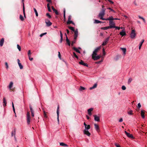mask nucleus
Instances as JSON below:
<instances>
[{
  "mask_svg": "<svg viewBox=\"0 0 147 147\" xmlns=\"http://www.w3.org/2000/svg\"><path fill=\"white\" fill-rule=\"evenodd\" d=\"M85 128L84 131V133L85 134L87 135L88 136L90 135V134L88 131V130L90 128V125H87L85 127Z\"/></svg>",
  "mask_w": 147,
  "mask_h": 147,
  "instance_id": "obj_1",
  "label": "nucleus"
},
{
  "mask_svg": "<svg viewBox=\"0 0 147 147\" xmlns=\"http://www.w3.org/2000/svg\"><path fill=\"white\" fill-rule=\"evenodd\" d=\"M69 28L73 31L74 33V39L75 40H76L78 35V30L76 29V30H75L74 28L73 27L71 26H68Z\"/></svg>",
  "mask_w": 147,
  "mask_h": 147,
  "instance_id": "obj_2",
  "label": "nucleus"
},
{
  "mask_svg": "<svg viewBox=\"0 0 147 147\" xmlns=\"http://www.w3.org/2000/svg\"><path fill=\"white\" fill-rule=\"evenodd\" d=\"M105 10L103 9H101V11L100 12L98 16L100 19L102 20V19L104 18L103 17L105 14Z\"/></svg>",
  "mask_w": 147,
  "mask_h": 147,
  "instance_id": "obj_3",
  "label": "nucleus"
},
{
  "mask_svg": "<svg viewBox=\"0 0 147 147\" xmlns=\"http://www.w3.org/2000/svg\"><path fill=\"white\" fill-rule=\"evenodd\" d=\"M130 37L131 38H134L135 37L136 34L134 30H132L130 34Z\"/></svg>",
  "mask_w": 147,
  "mask_h": 147,
  "instance_id": "obj_4",
  "label": "nucleus"
},
{
  "mask_svg": "<svg viewBox=\"0 0 147 147\" xmlns=\"http://www.w3.org/2000/svg\"><path fill=\"white\" fill-rule=\"evenodd\" d=\"M109 24V26L110 28H114L115 26V24L112 21H110Z\"/></svg>",
  "mask_w": 147,
  "mask_h": 147,
  "instance_id": "obj_5",
  "label": "nucleus"
},
{
  "mask_svg": "<svg viewBox=\"0 0 147 147\" xmlns=\"http://www.w3.org/2000/svg\"><path fill=\"white\" fill-rule=\"evenodd\" d=\"M27 121L28 125L30 123V113L28 112L27 113Z\"/></svg>",
  "mask_w": 147,
  "mask_h": 147,
  "instance_id": "obj_6",
  "label": "nucleus"
},
{
  "mask_svg": "<svg viewBox=\"0 0 147 147\" xmlns=\"http://www.w3.org/2000/svg\"><path fill=\"white\" fill-rule=\"evenodd\" d=\"M101 48L100 46L98 47H97L96 49L93 52V53L92 54V55H96L97 54V53L98 52V51Z\"/></svg>",
  "mask_w": 147,
  "mask_h": 147,
  "instance_id": "obj_7",
  "label": "nucleus"
},
{
  "mask_svg": "<svg viewBox=\"0 0 147 147\" xmlns=\"http://www.w3.org/2000/svg\"><path fill=\"white\" fill-rule=\"evenodd\" d=\"M109 38L110 37H108L102 43V45L103 46H105L106 45L107 42L109 41Z\"/></svg>",
  "mask_w": 147,
  "mask_h": 147,
  "instance_id": "obj_8",
  "label": "nucleus"
},
{
  "mask_svg": "<svg viewBox=\"0 0 147 147\" xmlns=\"http://www.w3.org/2000/svg\"><path fill=\"white\" fill-rule=\"evenodd\" d=\"M96 55H92V58L94 59V60H96L99 59L100 57V56L98 55L97 56H96Z\"/></svg>",
  "mask_w": 147,
  "mask_h": 147,
  "instance_id": "obj_9",
  "label": "nucleus"
},
{
  "mask_svg": "<svg viewBox=\"0 0 147 147\" xmlns=\"http://www.w3.org/2000/svg\"><path fill=\"white\" fill-rule=\"evenodd\" d=\"M119 34L122 36L126 35L125 31L124 29H123L122 31L120 32Z\"/></svg>",
  "mask_w": 147,
  "mask_h": 147,
  "instance_id": "obj_10",
  "label": "nucleus"
},
{
  "mask_svg": "<svg viewBox=\"0 0 147 147\" xmlns=\"http://www.w3.org/2000/svg\"><path fill=\"white\" fill-rule=\"evenodd\" d=\"M125 132L126 134V135L127 136H128V137L131 138H134V137L131 134H130L129 133H127L125 131Z\"/></svg>",
  "mask_w": 147,
  "mask_h": 147,
  "instance_id": "obj_11",
  "label": "nucleus"
},
{
  "mask_svg": "<svg viewBox=\"0 0 147 147\" xmlns=\"http://www.w3.org/2000/svg\"><path fill=\"white\" fill-rule=\"evenodd\" d=\"M94 126L96 130L97 131V132H99L100 130L99 126L96 124H94Z\"/></svg>",
  "mask_w": 147,
  "mask_h": 147,
  "instance_id": "obj_12",
  "label": "nucleus"
},
{
  "mask_svg": "<svg viewBox=\"0 0 147 147\" xmlns=\"http://www.w3.org/2000/svg\"><path fill=\"white\" fill-rule=\"evenodd\" d=\"M59 106L58 107L57 111V119L58 122V123H59Z\"/></svg>",
  "mask_w": 147,
  "mask_h": 147,
  "instance_id": "obj_13",
  "label": "nucleus"
},
{
  "mask_svg": "<svg viewBox=\"0 0 147 147\" xmlns=\"http://www.w3.org/2000/svg\"><path fill=\"white\" fill-rule=\"evenodd\" d=\"M94 117L95 121H100V117H99L97 116L96 115H94Z\"/></svg>",
  "mask_w": 147,
  "mask_h": 147,
  "instance_id": "obj_14",
  "label": "nucleus"
},
{
  "mask_svg": "<svg viewBox=\"0 0 147 147\" xmlns=\"http://www.w3.org/2000/svg\"><path fill=\"white\" fill-rule=\"evenodd\" d=\"M4 42V39L3 38H2L0 40V46L1 47L3 46Z\"/></svg>",
  "mask_w": 147,
  "mask_h": 147,
  "instance_id": "obj_15",
  "label": "nucleus"
},
{
  "mask_svg": "<svg viewBox=\"0 0 147 147\" xmlns=\"http://www.w3.org/2000/svg\"><path fill=\"white\" fill-rule=\"evenodd\" d=\"M93 108H90L88 110V113L89 115L91 116L92 115V114L91 112L93 111Z\"/></svg>",
  "mask_w": 147,
  "mask_h": 147,
  "instance_id": "obj_16",
  "label": "nucleus"
},
{
  "mask_svg": "<svg viewBox=\"0 0 147 147\" xmlns=\"http://www.w3.org/2000/svg\"><path fill=\"white\" fill-rule=\"evenodd\" d=\"M45 23L46 24V25L48 26H49L52 25V23H51L50 21L48 20L47 21H45Z\"/></svg>",
  "mask_w": 147,
  "mask_h": 147,
  "instance_id": "obj_17",
  "label": "nucleus"
},
{
  "mask_svg": "<svg viewBox=\"0 0 147 147\" xmlns=\"http://www.w3.org/2000/svg\"><path fill=\"white\" fill-rule=\"evenodd\" d=\"M7 104V101L6 100L5 98L4 97L3 98V105L4 107L5 106H6Z\"/></svg>",
  "mask_w": 147,
  "mask_h": 147,
  "instance_id": "obj_18",
  "label": "nucleus"
},
{
  "mask_svg": "<svg viewBox=\"0 0 147 147\" xmlns=\"http://www.w3.org/2000/svg\"><path fill=\"white\" fill-rule=\"evenodd\" d=\"M144 39H142V40L141 41L140 43L139 44V49H141V47L142 46V45L143 43L144 42Z\"/></svg>",
  "mask_w": 147,
  "mask_h": 147,
  "instance_id": "obj_19",
  "label": "nucleus"
},
{
  "mask_svg": "<svg viewBox=\"0 0 147 147\" xmlns=\"http://www.w3.org/2000/svg\"><path fill=\"white\" fill-rule=\"evenodd\" d=\"M52 10H53V11L55 13V14L56 15L59 14V13L55 9V8H54L53 7V6L52 7Z\"/></svg>",
  "mask_w": 147,
  "mask_h": 147,
  "instance_id": "obj_20",
  "label": "nucleus"
},
{
  "mask_svg": "<svg viewBox=\"0 0 147 147\" xmlns=\"http://www.w3.org/2000/svg\"><path fill=\"white\" fill-rule=\"evenodd\" d=\"M141 115L142 117L144 119L145 118V116L144 115V112L143 110H142L141 111Z\"/></svg>",
  "mask_w": 147,
  "mask_h": 147,
  "instance_id": "obj_21",
  "label": "nucleus"
},
{
  "mask_svg": "<svg viewBox=\"0 0 147 147\" xmlns=\"http://www.w3.org/2000/svg\"><path fill=\"white\" fill-rule=\"evenodd\" d=\"M97 86V84H95L92 87H90V90H92V89H94Z\"/></svg>",
  "mask_w": 147,
  "mask_h": 147,
  "instance_id": "obj_22",
  "label": "nucleus"
},
{
  "mask_svg": "<svg viewBox=\"0 0 147 147\" xmlns=\"http://www.w3.org/2000/svg\"><path fill=\"white\" fill-rule=\"evenodd\" d=\"M121 49L123 51V54L125 55L126 54V48H121Z\"/></svg>",
  "mask_w": 147,
  "mask_h": 147,
  "instance_id": "obj_23",
  "label": "nucleus"
},
{
  "mask_svg": "<svg viewBox=\"0 0 147 147\" xmlns=\"http://www.w3.org/2000/svg\"><path fill=\"white\" fill-rule=\"evenodd\" d=\"M60 35L61 37V39L60 42L61 43L62 42L63 40V34L61 31H60Z\"/></svg>",
  "mask_w": 147,
  "mask_h": 147,
  "instance_id": "obj_24",
  "label": "nucleus"
},
{
  "mask_svg": "<svg viewBox=\"0 0 147 147\" xmlns=\"http://www.w3.org/2000/svg\"><path fill=\"white\" fill-rule=\"evenodd\" d=\"M67 24H72L73 25L75 24L72 21H71V20H68L67 22Z\"/></svg>",
  "mask_w": 147,
  "mask_h": 147,
  "instance_id": "obj_25",
  "label": "nucleus"
},
{
  "mask_svg": "<svg viewBox=\"0 0 147 147\" xmlns=\"http://www.w3.org/2000/svg\"><path fill=\"white\" fill-rule=\"evenodd\" d=\"M73 49L77 52L79 53H80V51L76 48L75 47H73Z\"/></svg>",
  "mask_w": 147,
  "mask_h": 147,
  "instance_id": "obj_26",
  "label": "nucleus"
},
{
  "mask_svg": "<svg viewBox=\"0 0 147 147\" xmlns=\"http://www.w3.org/2000/svg\"><path fill=\"white\" fill-rule=\"evenodd\" d=\"M60 146H62L67 147L68 146V145L67 144H65L63 142L60 143Z\"/></svg>",
  "mask_w": 147,
  "mask_h": 147,
  "instance_id": "obj_27",
  "label": "nucleus"
},
{
  "mask_svg": "<svg viewBox=\"0 0 147 147\" xmlns=\"http://www.w3.org/2000/svg\"><path fill=\"white\" fill-rule=\"evenodd\" d=\"M109 28H109V26H106V27H102L101 29H102V30H106L109 29Z\"/></svg>",
  "mask_w": 147,
  "mask_h": 147,
  "instance_id": "obj_28",
  "label": "nucleus"
},
{
  "mask_svg": "<svg viewBox=\"0 0 147 147\" xmlns=\"http://www.w3.org/2000/svg\"><path fill=\"white\" fill-rule=\"evenodd\" d=\"M66 42H67V44L69 46H70V42L69 40L68 39L67 37H66Z\"/></svg>",
  "mask_w": 147,
  "mask_h": 147,
  "instance_id": "obj_29",
  "label": "nucleus"
},
{
  "mask_svg": "<svg viewBox=\"0 0 147 147\" xmlns=\"http://www.w3.org/2000/svg\"><path fill=\"white\" fill-rule=\"evenodd\" d=\"M13 82H11L9 84V88L10 89H11V88L12 87L13 85Z\"/></svg>",
  "mask_w": 147,
  "mask_h": 147,
  "instance_id": "obj_30",
  "label": "nucleus"
},
{
  "mask_svg": "<svg viewBox=\"0 0 147 147\" xmlns=\"http://www.w3.org/2000/svg\"><path fill=\"white\" fill-rule=\"evenodd\" d=\"M102 22H101L98 20H94V23H95L98 24V23H101Z\"/></svg>",
  "mask_w": 147,
  "mask_h": 147,
  "instance_id": "obj_31",
  "label": "nucleus"
},
{
  "mask_svg": "<svg viewBox=\"0 0 147 147\" xmlns=\"http://www.w3.org/2000/svg\"><path fill=\"white\" fill-rule=\"evenodd\" d=\"M20 18L22 21H23L24 20L23 17L21 15H20Z\"/></svg>",
  "mask_w": 147,
  "mask_h": 147,
  "instance_id": "obj_32",
  "label": "nucleus"
},
{
  "mask_svg": "<svg viewBox=\"0 0 147 147\" xmlns=\"http://www.w3.org/2000/svg\"><path fill=\"white\" fill-rule=\"evenodd\" d=\"M34 11L35 12L36 14V16H38V13L37 12V10H36V9L35 8H34Z\"/></svg>",
  "mask_w": 147,
  "mask_h": 147,
  "instance_id": "obj_33",
  "label": "nucleus"
},
{
  "mask_svg": "<svg viewBox=\"0 0 147 147\" xmlns=\"http://www.w3.org/2000/svg\"><path fill=\"white\" fill-rule=\"evenodd\" d=\"M12 107H13V111L14 112V113L16 114L15 109L14 107V104H13V102H12Z\"/></svg>",
  "mask_w": 147,
  "mask_h": 147,
  "instance_id": "obj_34",
  "label": "nucleus"
},
{
  "mask_svg": "<svg viewBox=\"0 0 147 147\" xmlns=\"http://www.w3.org/2000/svg\"><path fill=\"white\" fill-rule=\"evenodd\" d=\"M47 7L48 8V10L49 11L51 12V9H50V6H49V4L48 3L47 4Z\"/></svg>",
  "mask_w": 147,
  "mask_h": 147,
  "instance_id": "obj_35",
  "label": "nucleus"
},
{
  "mask_svg": "<svg viewBox=\"0 0 147 147\" xmlns=\"http://www.w3.org/2000/svg\"><path fill=\"white\" fill-rule=\"evenodd\" d=\"M17 47L19 50V51H20L21 50V48L20 45L18 44L17 45Z\"/></svg>",
  "mask_w": 147,
  "mask_h": 147,
  "instance_id": "obj_36",
  "label": "nucleus"
},
{
  "mask_svg": "<svg viewBox=\"0 0 147 147\" xmlns=\"http://www.w3.org/2000/svg\"><path fill=\"white\" fill-rule=\"evenodd\" d=\"M63 17L64 19H65V9H64L63 11Z\"/></svg>",
  "mask_w": 147,
  "mask_h": 147,
  "instance_id": "obj_37",
  "label": "nucleus"
},
{
  "mask_svg": "<svg viewBox=\"0 0 147 147\" xmlns=\"http://www.w3.org/2000/svg\"><path fill=\"white\" fill-rule=\"evenodd\" d=\"M18 65L20 67V69H23V66L22 65V64H21V63H19V64H18Z\"/></svg>",
  "mask_w": 147,
  "mask_h": 147,
  "instance_id": "obj_38",
  "label": "nucleus"
},
{
  "mask_svg": "<svg viewBox=\"0 0 147 147\" xmlns=\"http://www.w3.org/2000/svg\"><path fill=\"white\" fill-rule=\"evenodd\" d=\"M132 112H133V111L132 110H130V111H128V113L129 115H132L133 114L132 113Z\"/></svg>",
  "mask_w": 147,
  "mask_h": 147,
  "instance_id": "obj_39",
  "label": "nucleus"
},
{
  "mask_svg": "<svg viewBox=\"0 0 147 147\" xmlns=\"http://www.w3.org/2000/svg\"><path fill=\"white\" fill-rule=\"evenodd\" d=\"M76 40H75V39L74 38V40H73L72 42V43L71 44L72 46H73V45L75 43Z\"/></svg>",
  "mask_w": 147,
  "mask_h": 147,
  "instance_id": "obj_40",
  "label": "nucleus"
},
{
  "mask_svg": "<svg viewBox=\"0 0 147 147\" xmlns=\"http://www.w3.org/2000/svg\"><path fill=\"white\" fill-rule=\"evenodd\" d=\"M31 54V52H30V50H29L28 51V57H30Z\"/></svg>",
  "mask_w": 147,
  "mask_h": 147,
  "instance_id": "obj_41",
  "label": "nucleus"
},
{
  "mask_svg": "<svg viewBox=\"0 0 147 147\" xmlns=\"http://www.w3.org/2000/svg\"><path fill=\"white\" fill-rule=\"evenodd\" d=\"M30 111L31 113L34 112V111L33 110L32 108V107L30 105Z\"/></svg>",
  "mask_w": 147,
  "mask_h": 147,
  "instance_id": "obj_42",
  "label": "nucleus"
},
{
  "mask_svg": "<svg viewBox=\"0 0 147 147\" xmlns=\"http://www.w3.org/2000/svg\"><path fill=\"white\" fill-rule=\"evenodd\" d=\"M23 14L24 15V17H25L26 16H25V9H24V5L23 6Z\"/></svg>",
  "mask_w": 147,
  "mask_h": 147,
  "instance_id": "obj_43",
  "label": "nucleus"
},
{
  "mask_svg": "<svg viewBox=\"0 0 147 147\" xmlns=\"http://www.w3.org/2000/svg\"><path fill=\"white\" fill-rule=\"evenodd\" d=\"M121 88L123 90H125L126 89V88L125 86H122Z\"/></svg>",
  "mask_w": 147,
  "mask_h": 147,
  "instance_id": "obj_44",
  "label": "nucleus"
},
{
  "mask_svg": "<svg viewBox=\"0 0 147 147\" xmlns=\"http://www.w3.org/2000/svg\"><path fill=\"white\" fill-rule=\"evenodd\" d=\"M85 89V88L84 87H82V86H80V90H84Z\"/></svg>",
  "mask_w": 147,
  "mask_h": 147,
  "instance_id": "obj_45",
  "label": "nucleus"
},
{
  "mask_svg": "<svg viewBox=\"0 0 147 147\" xmlns=\"http://www.w3.org/2000/svg\"><path fill=\"white\" fill-rule=\"evenodd\" d=\"M132 79L131 78H129L128 80V83L129 84L132 81Z\"/></svg>",
  "mask_w": 147,
  "mask_h": 147,
  "instance_id": "obj_46",
  "label": "nucleus"
},
{
  "mask_svg": "<svg viewBox=\"0 0 147 147\" xmlns=\"http://www.w3.org/2000/svg\"><path fill=\"white\" fill-rule=\"evenodd\" d=\"M84 62L82 60H81V61L79 62V63L80 64L82 65H83L84 64Z\"/></svg>",
  "mask_w": 147,
  "mask_h": 147,
  "instance_id": "obj_47",
  "label": "nucleus"
},
{
  "mask_svg": "<svg viewBox=\"0 0 147 147\" xmlns=\"http://www.w3.org/2000/svg\"><path fill=\"white\" fill-rule=\"evenodd\" d=\"M15 131H12V133H11V136H15ZM14 137H15V136H14Z\"/></svg>",
  "mask_w": 147,
  "mask_h": 147,
  "instance_id": "obj_48",
  "label": "nucleus"
},
{
  "mask_svg": "<svg viewBox=\"0 0 147 147\" xmlns=\"http://www.w3.org/2000/svg\"><path fill=\"white\" fill-rule=\"evenodd\" d=\"M114 28H115L116 30H119L120 29V27L115 26L114 27Z\"/></svg>",
  "mask_w": 147,
  "mask_h": 147,
  "instance_id": "obj_49",
  "label": "nucleus"
},
{
  "mask_svg": "<svg viewBox=\"0 0 147 147\" xmlns=\"http://www.w3.org/2000/svg\"><path fill=\"white\" fill-rule=\"evenodd\" d=\"M46 15L49 18H51V15L49 14V13H47L46 14Z\"/></svg>",
  "mask_w": 147,
  "mask_h": 147,
  "instance_id": "obj_50",
  "label": "nucleus"
},
{
  "mask_svg": "<svg viewBox=\"0 0 147 147\" xmlns=\"http://www.w3.org/2000/svg\"><path fill=\"white\" fill-rule=\"evenodd\" d=\"M109 18H107L106 19L103 18L102 19V20H110Z\"/></svg>",
  "mask_w": 147,
  "mask_h": 147,
  "instance_id": "obj_51",
  "label": "nucleus"
},
{
  "mask_svg": "<svg viewBox=\"0 0 147 147\" xmlns=\"http://www.w3.org/2000/svg\"><path fill=\"white\" fill-rule=\"evenodd\" d=\"M141 107V104L140 103H139L138 105V106H137L138 108L140 109V108Z\"/></svg>",
  "mask_w": 147,
  "mask_h": 147,
  "instance_id": "obj_52",
  "label": "nucleus"
},
{
  "mask_svg": "<svg viewBox=\"0 0 147 147\" xmlns=\"http://www.w3.org/2000/svg\"><path fill=\"white\" fill-rule=\"evenodd\" d=\"M44 117H45V118L47 117V115L46 114V113L45 111H44Z\"/></svg>",
  "mask_w": 147,
  "mask_h": 147,
  "instance_id": "obj_53",
  "label": "nucleus"
},
{
  "mask_svg": "<svg viewBox=\"0 0 147 147\" xmlns=\"http://www.w3.org/2000/svg\"><path fill=\"white\" fill-rule=\"evenodd\" d=\"M110 21H112V20H113V18L112 16H111L109 17Z\"/></svg>",
  "mask_w": 147,
  "mask_h": 147,
  "instance_id": "obj_54",
  "label": "nucleus"
},
{
  "mask_svg": "<svg viewBox=\"0 0 147 147\" xmlns=\"http://www.w3.org/2000/svg\"><path fill=\"white\" fill-rule=\"evenodd\" d=\"M5 65L6 66V68L7 69H8V64H7V62H6L5 63Z\"/></svg>",
  "mask_w": 147,
  "mask_h": 147,
  "instance_id": "obj_55",
  "label": "nucleus"
},
{
  "mask_svg": "<svg viewBox=\"0 0 147 147\" xmlns=\"http://www.w3.org/2000/svg\"><path fill=\"white\" fill-rule=\"evenodd\" d=\"M71 16L70 15L68 17V20H71Z\"/></svg>",
  "mask_w": 147,
  "mask_h": 147,
  "instance_id": "obj_56",
  "label": "nucleus"
},
{
  "mask_svg": "<svg viewBox=\"0 0 147 147\" xmlns=\"http://www.w3.org/2000/svg\"><path fill=\"white\" fill-rule=\"evenodd\" d=\"M107 9L110 10L111 11H113V12H115V11L113 9H111V8L110 7L108 8Z\"/></svg>",
  "mask_w": 147,
  "mask_h": 147,
  "instance_id": "obj_57",
  "label": "nucleus"
},
{
  "mask_svg": "<svg viewBox=\"0 0 147 147\" xmlns=\"http://www.w3.org/2000/svg\"><path fill=\"white\" fill-rule=\"evenodd\" d=\"M115 145L117 147H120V145L117 143H115Z\"/></svg>",
  "mask_w": 147,
  "mask_h": 147,
  "instance_id": "obj_58",
  "label": "nucleus"
},
{
  "mask_svg": "<svg viewBox=\"0 0 147 147\" xmlns=\"http://www.w3.org/2000/svg\"><path fill=\"white\" fill-rule=\"evenodd\" d=\"M46 34H47L46 32L40 35V37H42L43 36Z\"/></svg>",
  "mask_w": 147,
  "mask_h": 147,
  "instance_id": "obj_59",
  "label": "nucleus"
},
{
  "mask_svg": "<svg viewBox=\"0 0 147 147\" xmlns=\"http://www.w3.org/2000/svg\"><path fill=\"white\" fill-rule=\"evenodd\" d=\"M105 6L104 5H102V9H104L105 10V11L106 9L105 8H104Z\"/></svg>",
  "mask_w": 147,
  "mask_h": 147,
  "instance_id": "obj_60",
  "label": "nucleus"
},
{
  "mask_svg": "<svg viewBox=\"0 0 147 147\" xmlns=\"http://www.w3.org/2000/svg\"><path fill=\"white\" fill-rule=\"evenodd\" d=\"M58 57L60 59H61V55L59 52H58Z\"/></svg>",
  "mask_w": 147,
  "mask_h": 147,
  "instance_id": "obj_61",
  "label": "nucleus"
},
{
  "mask_svg": "<svg viewBox=\"0 0 147 147\" xmlns=\"http://www.w3.org/2000/svg\"><path fill=\"white\" fill-rule=\"evenodd\" d=\"M30 57H29V59L31 61H32L33 60V58H31Z\"/></svg>",
  "mask_w": 147,
  "mask_h": 147,
  "instance_id": "obj_62",
  "label": "nucleus"
},
{
  "mask_svg": "<svg viewBox=\"0 0 147 147\" xmlns=\"http://www.w3.org/2000/svg\"><path fill=\"white\" fill-rule=\"evenodd\" d=\"M123 120L122 118H121L119 119V122H121L123 121Z\"/></svg>",
  "mask_w": 147,
  "mask_h": 147,
  "instance_id": "obj_63",
  "label": "nucleus"
},
{
  "mask_svg": "<svg viewBox=\"0 0 147 147\" xmlns=\"http://www.w3.org/2000/svg\"><path fill=\"white\" fill-rule=\"evenodd\" d=\"M83 65L84 66H88V65L86 63H84V64Z\"/></svg>",
  "mask_w": 147,
  "mask_h": 147,
  "instance_id": "obj_64",
  "label": "nucleus"
}]
</instances>
